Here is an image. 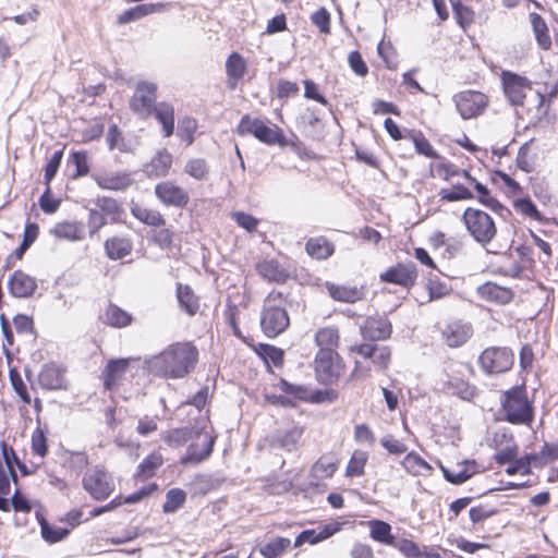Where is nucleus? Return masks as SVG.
I'll return each instance as SVG.
<instances>
[{
    "instance_id": "1",
    "label": "nucleus",
    "mask_w": 558,
    "mask_h": 558,
    "mask_svg": "<svg viewBox=\"0 0 558 558\" xmlns=\"http://www.w3.org/2000/svg\"><path fill=\"white\" fill-rule=\"evenodd\" d=\"M198 361L197 348L189 341L175 342L168 345L154 356L153 365L165 378H183L190 374Z\"/></svg>"
},
{
    "instance_id": "2",
    "label": "nucleus",
    "mask_w": 558,
    "mask_h": 558,
    "mask_svg": "<svg viewBox=\"0 0 558 558\" xmlns=\"http://www.w3.org/2000/svg\"><path fill=\"white\" fill-rule=\"evenodd\" d=\"M367 525L373 541L396 548L404 558H444L447 554L439 547L421 546L412 539L395 537L391 525L386 521L373 519Z\"/></svg>"
},
{
    "instance_id": "3",
    "label": "nucleus",
    "mask_w": 558,
    "mask_h": 558,
    "mask_svg": "<svg viewBox=\"0 0 558 558\" xmlns=\"http://www.w3.org/2000/svg\"><path fill=\"white\" fill-rule=\"evenodd\" d=\"M235 133L241 137L252 135L258 142L267 146H279L281 148L291 147L292 149H296L300 144V140L295 134H293L291 138H288L284 131L279 125L271 123L267 119L264 120L252 117L248 113L241 117L235 128Z\"/></svg>"
},
{
    "instance_id": "4",
    "label": "nucleus",
    "mask_w": 558,
    "mask_h": 558,
    "mask_svg": "<svg viewBox=\"0 0 558 558\" xmlns=\"http://www.w3.org/2000/svg\"><path fill=\"white\" fill-rule=\"evenodd\" d=\"M288 293L272 289L264 299L259 325L263 333L270 339L283 333L290 326V316L287 310Z\"/></svg>"
},
{
    "instance_id": "5",
    "label": "nucleus",
    "mask_w": 558,
    "mask_h": 558,
    "mask_svg": "<svg viewBox=\"0 0 558 558\" xmlns=\"http://www.w3.org/2000/svg\"><path fill=\"white\" fill-rule=\"evenodd\" d=\"M499 413L512 425L530 426L535 416L534 403L524 384L513 386L500 395Z\"/></svg>"
},
{
    "instance_id": "6",
    "label": "nucleus",
    "mask_w": 558,
    "mask_h": 558,
    "mask_svg": "<svg viewBox=\"0 0 558 558\" xmlns=\"http://www.w3.org/2000/svg\"><path fill=\"white\" fill-rule=\"evenodd\" d=\"M274 387L281 391L282 395L266 393L264 398L267 403L275 407H293L294 403L292 399L303 402L320 403L331 401L336 398L333 391H313L305 385L291 384L284 378H280Z\"/></svg>"
},
{
    "instance_id": "7",
    "label": "nucleus",
    "mask_w": 558,
    "mask_h": 558,
    "mask_svg": "<svg viewBox=\"0 0 558 558\" xmlns=\"http://www.w3.org/2000/svg\"><path fill=\"white\" fill-rule=\"evenodd\" d=\"M350 352L360 355L371 362V366H363L362 362L355 361L351 373L352 378H365L371 375L372 369L378 373H386L392 362V349L386 344L373 342H361L352 345Z\"/></svg>"
},
{
    "instance_id": "8",
    "label": "nucleus",
    "mask_w": 558,
    "mask_h": 558,
    "mask_svg": "<svg viewBox=\"0 0 558 558\" xmlns=\"http://www.w3.org/2000/svg\"><path fill=\"white\" fill-rule=\"evenodd\" d=\"M0 495L7 496L11 492L10 480L17 483L16 465L23 475H29L34 471L19 459L14 449L5 440L0 441Z\"/></svg>"
},
{
    "instance_id": "9",
    "label": "nucleus",
    "mask_w": 558,
    "mask_h": 558,
    "mask_svg": "<svg viewBox=\"0 0 558 558\" xmlns=\"http://www.w3.org/2000/svg\"><path fill=\"white\" fill-rule=\"evenodd\" d=\"M462 220L469 233L478 243H489L497 233L493 218L481 209L466 208Z\"/></svg>"
},
{
    "instance_id": "10",
    "label": "nucleus",
    "mask_w": 558,
    "mask_h": 558,
    "mask_svg": "<svg viewBox=\"0 0 558 558\" xmlns=\"http://www.w3.org/2000/svg\"><path fill=\"white\" fill-rule=\"evenodd\" d=\"M478 363L483 372L488 375L504 374L513 367L514 353L509 347H487L480 354Z\"/></svg>"
},
{
    "instance_id": "11",
    "label": "nucleus",
    "mask_w": 558,
    "mask_h": 558,
    "mask_svg": "<svg viewBox=\"0 0 558 558\" xmlns=\"http://www.w3.org/2000/svg\"><path fill=\"white\" fill-rule=\"evenodd\" d=\"M345 364L339 352H316L314 356V374L316 380L322 385L336 384Z\"/></svg>"
},
{
    "instance_id": "12",
    "label": "nucleus",
    "mask_w": 558,
    "mask_h": 558,
    "mask_svg": "<svg viewBox=\"0 0 558 558\" xmlns=\"http://www.w3.org/2000/svg\"><path fill=\"white\" fill-rule=\"evenodd\" d=\"M158 86L153 82H138L133 95L130 98L129 106L131 111L140 119L146 120L153 116V110L157 106Z\"/></svg>"
},
{
    "instance_id": "13",
    "label": "nucleus",
    "mask_w": 558,
    "mask_h": 558,
    "mask_svg": "<svg viewBox=\"0 0 558 558\" xmlns=\"http://www.w3.org/2000/svg\"><path fill=\"white\" fill-rule=\"evenodd\" d=\"M82 485L89 496L98 501L106 500L116 489L112 475L104 468L88 470L82 478Z\"/></svg>"
},
{
    "instance_id": "14",
    "label": "nucleus",
    "mask_w": 558,
    "mask_h": 558,
    "mask_svg": "<svg viewBox=\"0 0 558 558\" xmlns=\"http://www.w3.org/2000/svg\"><path fill=\"white\" fill-rule=\"evenodd\" d=\"M501 87L510 105L522 107L532 90V81L512 71L504 70L500 74Z\"/></svg>"
},
{
    "instance_id": "15",
    "label": "nucleus",
    "mask_w": 558,
    "mask_h": 558,
    "mask_svg": "<svg viewBox=\"0 0 558 558\" xmlns=\"http://www.w3.org/2000/svg\"><path fill=\"white\" fill-rule=\"evenodd\" d=\"M418 278V270L414 263H397L380 272L379 280L384 283L399 286L403 289H412Z\"/></svg>"
},
{
    "instance_id": "16",
    "label": "nucleus",
    "mask_w": 558,
    "mask_h": 558,
    "mask_svg": "<svg viewBox=\"0 0 558 558\" xmlns=\"http://www.w3.org/2000/svg\"><path fill=\"white\" fill-rule=\"evenodd\" d=\"M154 193L166 207L185 208L190 203L187 191L173 181L167 180L157 183Z\"/></svg>"
},
{
    "instance_id": "17",
    "label": "nucleus",
    "mask_w": 558,
    "mask_h": 558,
    "mask_svg": "<svg viewBox=\"0 0 558 558\" xmlns=\"http://www.w3.org/2000/svg\"><path fill=\"white\" fill-rule=\"evenodd\" d=\"M489 99L487 95L477 90H464L456 100V108L463 119H472L481 116L487 108Z\"/></svg>"
},
{
    "instance_id": "18",
    "label": "nucleus",
    "mask_w": 558,
    "mask_h": 558,
    "mask_svg": "<svg viewBox=\"0 0 558 558\" xmlns=\"http://www.w3.org/2000/svg\"><path fill=\"white\" fill-rule=\"evenodd\" d=\"M131 359H110L100 374V380L105 391L117 390L125 379Z\"/></svg>"
},
{
    "instance_id": "19",
    "label": "nucleus",
    "mask_w": 558,
    "mask_h": 558,
    "mask_svg": "<svg viewBox=\"0 0 558 558\" xmlns=\"http://www.w3.org/2000/svg\"><path fill=\"white\" fill-rule=\"evenodd\" d=\"M360 335L364 342L385 341L392 335V324L385 316H368L360 326Z\"/></svg>"
},
{
    "instance_id": "20",
    "label": "nucleus",
    "mask_w": 558,
    "mask_h": 558,
    "mask_svg": "<svg viewBox=\"0 0 558 558\" xmlns=\"http://www.w3.org/2000/svg\"><path fill=\"white\" fill-rule=\"evenodd\" d=\"M324 288L329 298L335 302L354 304L366 298L364 286H345L326 281Z\"/></svg>"
},
{
    "instance_id": "21",
    "label": "nucleus",
    "mask_w": 558,
    "mask_h": 558,
    "mask_svg": "<svg viewBox=\"0 0 558 558\" xmlns=\"http://www.w3.org/2000/svg\"><path fill=\"white\" fill-rule=\"evenodd\" d=\"M66 369L53 362L45 364L39 374L38 383L45 390H62L68 388Z\"/></svg>"
},
{
    "instance_id": "22",
    "label": "nucleus",
    "mask_w": 558,
    "mask_h": 558,
    "mask_svg": "<svg viewBox=\"0 0 558 558\" xmlns=\"http://www.w3.org/2000/svg\"><path fill=\"white\" fill-rule=\"evenodd\" d=\"M304 251L310 258L324 262L336 253V244L325 235L310 236L304 244Z\"/></svg>"
},
{
    "instance_id": "23",
    "label": "nucleus",
    "mask_w": 558,
    "mask_h": 558,
    "mask_svg": "<svg viewBox=\"0 0 558 558\" xmlns=\"http://www.w3.org/2000/svg\"><path fill=\"white\" fill-rule=\"evenodd\" d=\"M8 287L10 293L15 298H29L37 289V281L32 276L27 275L23 270H15L9 281Z\"/></svg>"
},
{
    "instance_id": "24",
    "label": "nucleus",
    "mask_w": 558,
    "mask_h": 558,
    "mask_svg": "<svg viewBox=\"0 0 558 558\" xmlns=\"http://www.w3.org/2000/svg\"><path fill=\"white\" fill-rule=\"evenodd\" d=\"M50 233L59 240L78 242L86 238V228L83 221L63 220L56 223Z\"/></svg>"
},
{
    "instance_id": "25",
    "label": "nucleus",
    "mask_w": 558,
    "mask_h": 558,
    "mask_svg": "<svg viewBox=\"0 0 558 558\" xmlns=\"http://www.w3.org/2000/svg\"><path fill=\"white\" fill-rule=\"evenodd\" d=\"M340 341V329L335 325L319 327L314 335L317 352H338Z\"/></svg>"
},
{
    "instance_id": "26",
    "label": "nucleus",
    "mask_w": 558,
    "mask_h": 558,
    "mask_svg": "<svg viewBox=\"0 0 558 558\" xmlns=\"http://www.w3.org/2000/svg\"><path fill=\"white\" fill-rule=\"evenodd\" d=\"M133 241L129 235H112L104 242L106 256L111 260L128 257L133 252Z\"/></svg>"
},
{
    "instance_id": "27",
    "label": "nucleus",
    "mask_w": 558,
    "mask_h": 558,
    "mask_svg": "<svg viewBox=\"0 0 558 558\" xmlns=\"http://www.w3.org/2000/svg\"><path fill=\"white\" fill-rule=\"evenodd\" d=\"M225 66L228 88L235 89L247 72V63L242 54L233 51L228 56Z\"/></svg>"
},
{
    "instance_id": "28",
    "label": "nucleus",
    "mask_w": 558,
    "mask_h": 558,
    "mask_svg": "<svg viewBox=\"0 0 558 558\" xmlns=\"http://www.w3.org/2000/svg\"><path fill=\"white\" fill-rule=\"evenodd\" d=\"M173 156L167 148H161L150 158L146 165V173L149 178H166L172 168Z\"/></svg>"
},
{
    "instance_id": "29",
    "label": "nucleus",
    "mask_w": 558,
    "mask_h": 558,
    "mask_svg": "<svg viewBox=\"0 0 558 558\" xmlns=\"http://www.w3.org/2000/svg\"><path fill=\"white\" fill-rule=\"evenodd\" d=\"M247 345L265 362L268 369L271 365L275 367H282L284 364V351L268 343L255 344L254 341H250Z\"/></svg>"
},
{
    "instance_id": "30",
    "label": "nucleus",
    "mask_w": 558,
    "mask_h": 558,
    "mask_svg": "<svg viewBox=\"0 0 558 558\" xmlns=\"http://www.w3.org/2000/svg\"><path fill=\"white\" fill-rule=\"evenodd\" d=\"M153 116L161 125V134L168 138L173 135L175 129V110L172 104L158 102L153 110Z\"/></svg>"
},
{
    "instance_id": "31",
    "label": "nucleus",
    "mask_w": 558,
    "mask_h": 558,
    "mask_svg": "<svg viewBox=\"0 0 558 558\" xmlns=\"http://www.w3.org/2000/svg\"><path fill=\"white\" fill-rule=\"evenodd\" d=\"M102 324L112 328H125L133 323V316L114 303H109L100 316Z\"/></svg>"
},
{
    "instance_id": "32",
    "label": "nucleus",
    "mask_w": 558,
    "mask_h": 558,
    "mask_svg": "<svg viewBox=\"0 0 558 558\" xmlns=\"http://www.w3.org/2000/svg\"><path fill=\"white\" fill-rule=\"evenodd\" d=\"M456 177H463L468 181L469 186H474L478 193V201L483 205L495 211L501 210L504 208L501 203L490 195V192L485 185L481 184L478 181H476L475 178L471 177L468 169H458L456 167Z\"/></svg>"
},
{
    "instance_id": "33",
    "label": "nucleus",
    "mask_w": 558,
    "mask_h": 558,
    "mask_svg": "<svg viewBox=\"0 0 558 558\" xmlns=\"http://www.w3.org/2000/svg\"><path fill=\"white\" fill-rule=\"evenodd\" d=\"M215 444V438L208 434L204 435V440L202 444L192 442L187 450L186 454L182 458L181 463H201L206 460L213 452Z\"/></svg>"
},
{
    "instance_id": "34",
    "label": "nucleus",
    "mask_w": 558,
    "mask_h": 558,
    "mask_svg": "<svg viewBox=\"0 0 558 558\" xmlns=\"http://www.w3.org/2000/svg\"><path fill=\"white\" fill-rule=\"evenodd\" d=\"M256 270L262 278L269 282L284 283L289 272L277 259H264L256 265Z\"/></svg>"
},
{
    "instance_id": "35",
    "label": "nucleus",
    "mask_w": 558,
    "mask_h": 558,
    "mask_svg": "<svg viewBox=\"0 0 558 558\" xmlns=\"http://www.w3.org/2000/svg\"><path fill=\"white\" fill-rule=\"evenodd\" d=\"M340 530L339 523H330L325 525L320 531H316L314 529L305 530L301 532L294 541V547L302 546L304 543H310L312 545L323 542Z\"/></svg>"
},
{
    "instance_id": "36",
    "label": "nucleus",
    "mask_w": 558,
    "mask_h": 558,
    "mask_svg": "<svg viewBox=\"0 0 558 558\" xmlns=\"http://www.w3.org/2000/svg\"><path fill=\"white\" fill-rule=\"evenodd\" d=\"M48 429L47 427H41L37 425L36 428L32 432L31 435V451L32 454L38 459L36 466H39L44 463L46 457L49 453V444H48Z\"/></svg>"
},
{
    "instance_id": "37",
    "label": "nucleus",
    "mask_w": 558,
    "mask_h": 558,
    "mask_svg": "<svg viewBox=\"0 0 558 558\" xmlns=\"http://www.w3.org/2000/svg\"><path fill=\"white\" fill-rule=\"evenodd\" d=\"M478 293L482 299L500 304H507L513 299V292L511 289L498 286L490 281L480 286Z\"/></svg>"
},
{
    "instance_id": "38",
    "label": "nucleus",
    "mask_w": 558,
    "mask_h": 558,
    "mask_svg": "<svg viewBox=\"0 0 558 558\" xmlns=\"http://www.w3.org/2000/svg\"><path fill=\"white\" fill-rule=\"evenodd\" d=\"M339 463L340 461L335 454H323L312 465L311 473L317 480L331 478L337 472Z\"/></svg>"
},
{
    "instance_id": "39",
    "label": "nucleus",
    "mask_w": 558,
    "mask_h": 558,
    "mask_svg": "<svg viewBox=\"0 0 558 558\" xmlns=\"http://www.w3.org/2000/svg\"><path fill=\"white\" fill-rule=\"evenodd\" d=\"M369 460V453L366 450L354 449L348 460L344 469L347 478L362 477L366 474V465Z\"/></svg>"
},
{
    "instance_id": "40",
    "label": "nucleus",
    "mask_w": 558,
    "mask_h": 558,
    "mask_svg": "<svg viewBox=\"0 0 558 558\" xmlns=\"http://www.w3.org/2000/svg\"><path fill=\"white\" fill-rule=\"evenodd\" d=\"M131 214L142 223L153 228H160L167 225V219L158 209L147 208L142 205L134 204L131 207Z\"/></svg>"
},
{
    "instance_id": "41",
    "label": "nucleus",
    "mask_w": 558,
    "mask_h": 558,
    "mask_svg": "<svg viewBox=\"0 0 558 558\" xmlns=\"http://www.w3.org/2000/svg\"><path fill=\"white\" fill-rule=\"evenodd\" d=\"M163 457L159 452H151L145 457L137 465L134 478L146 481L156 475L157 471L163 465Z\"/></svg>"
},
{
    "instance_id": "42",
    "label": "nucleus",
    "mask_w": 558,
    "mask_h": 558,
    "mask_svg": "<svg viewBox=\"0 0 558 558\" xmlns=\"http://www.w3.org/2000/svg\"><path fill=\"white\" fill-rule=\"evenodd\" d=\"M177 298L180 307L190 316L198 313L201 304L199 298L195 294L194 290L189 284H177Z\"/></svg>"
},
{
    "instance_id": "43",
    "label": "nucleus",
    "mask_w": 558,
    "mask_h": 558,
    "mask_svg": "<svg viewBox=\"0 0 558 558\" xmlns=\"http://www.w3.org/2000/svg\"><path fill=\"white\" fill-rule=\"evenodd\" d=\"M163 8L162 3H144L125 10L117 17L119 25H124L137 20H141L147 15H150Z\"/></svg>"
},
{
    "instance_id": "44",
    "label": "nucleus",
    "mask_w": 558,
    "mask_h": 558,
    "mask_svg": "<svg viewBox=\"0 0 558 558\" xmlns=\"http://www.w3.org/2000/svg\"><path fill=\"white\" fill-rule=\"evenodd\" d=\"M96 208L109 220L110 223H119L124 216L122 205L109 196L98 197L95 202Z\"/></svg>"
},
{
    "instance_id": "45",
    "label": "nucleus",
    "mask_w": 558,
    "mask_h": 558,
    "mask_svg": "<svg viewBox=\"0 0 558 558\" xmlns=\"http://www.w3.org/2000/svg\"><path fill=\"white\" fill-rule=\"evenodd\" d=\"M96 182L102 190L124 191L133 184V179L126 172H117L101 175Z\"/></svg>"
},
{
    "instance_id": "46",
    "label": "nucleus",
    "mask_w": 558,
    "mask_h": 558,
    "mask_svg": "<svg viewBox=\"0 0 558 558\" xmlns=\"http://www.w3.org/2000/svg\"><path fill=\"white\" fill-rule=\"evenodd\" d=\"M303 434L304 427L294 425L290 429L279 433L276 436L275 441L279 448L290 452L298 449L301 444Z\"/></svg>"
},
{
    "instance_id": "47",
    "label": "nucleus",
    "mask_w": 558,
    "mask_h": 558,
    "mask_svg": "<svg viewBox=\"0 0 558 558\" xmlns=\"http://www.w3.org/2000/svg\"><path fill=\"white\" fill-rule=\"evenodd\" d=\"M530 22L539 48L543 50H549L551 48V37L543 16L533 12L530 14Z\"/></svg>"
},
{
    "instance_id": "48",
    "label": "nucleus",
    "mask_w": 558,
    "mask_h": 558,
    "mask_svg": "<svg viewBox=\"0 0 558 558\" xmlns=\"http://www.w3.org/2000/svg\"><path fill=\"white\" fill-rule=\"evenodd\" d=\"M291 546V541L288 537L276 536L259 547V554L264 558H279Z\"/></svg>"
},
{
    "instance_id": "49",
    "label": "nucleus",
    "mask_w": 558,
    "mask_h": 558,
    "mask_svg": "<svg viewBox=\"0 0 558 558\" xmlns=\"http://www.w3.org/2000/svg\"><path fill=\"white\" fill-rule=\"evenodd\" d=\"M187 493L180 488L173 487L167 490L165 501L162 504V512L166 514L174 513L180 510L186 502Z\"/></svg>"
},
{
    "instance_id": "50",
    "label": "nucleus",
    "mask_w": 558,
    "mask_h": 558,
    "mask_svg": "<svg viewBox=\"0 0 558 558\" xmlns=\"http://www.w3.org/2000/svg\"><path fill=\"white\" fill-rule=\"evenodd\" d=\"M69 166H74V171L71 174L73 180L82 177H86L90 171L89 156L86 150H73L71 151L69 159Z\"/></svg>"
},
{
    "instance_id": "51",
    "label": "nucleus",
    "mask_w": 558,
    "mask_h": 558,
    "mask_svg": "<svg viewBox=\"0 0 558 558\" xmlns=\"http://www.w3.org/2000/svg\"><path fill=\"white\" fill-rule=\"evenodd\" d=\"M184 171L197 181H206L209 177V166L204 158H191L186 161Z\"/></svg>"
},
{
    "instance_id": "52",
    "label": "nucleus",
    "mask_w": 558,
    "mask_h": 558,
    "mask_svg": "<svg viewBox=\"0 0 558 558\" xmlns=\"http://www.w3.org/2000/svg\"><path fill=\"white\" fill-rule=\"evenodd\" d=\"M402 465L413 475H426L432 470V466L414 452H410L404 457Z\"/></svg>"
},
{
    "instance_id": "53",
    "label": "nucleus",
    "mask_w": 558,
    "mask_h": 558,
    "mask_svg": "<svg viewBox=\"0 0 558 558\" xmlns=\"http://www.w3.org/2000/svg\"><path fill=\"white\" fill-rule=\"evenodd\" d=\"M192 436V429L189 427L172 428L162 434L165 444L171 448L182 447Z\"/></svg>"
},
{
    "instance_id": "54",
    "label": "nucleus",
    "mask_w": 558,
    "mask_h": 558,
    "mask_svg": "<svg viewBox=\"0 0 558 558\" xmlns=\"http://www.w3.org/2000/svg\"><path fill=\"white\" fill-rule=\"evenodd\" d=\"M39 524L43 538L50 544L62 541L69 534V530L51 525L45 518L39 519Z\"/></svg>"
},
{
    "instance_id": "55",
    "label": "nucleus",
    "mask_w": 558,
    "mask_h": 558,
    "mask_svg": "<svg viewBox=\"0 0 558 558\" xmlns=\"http://www.w3.org/2000/svg\"><path fill=\"white\" fill-rule=\"evenodd\" d=\"M9 377H10L11 386H12L13 390L15 391V393L19 396L20 400L24 404H31L32 403L31 393H29L27 386L24 383V380L16 367L10 368Z\"/></svg>"
},
{
    "instance_id": "56",
    "label": "nucleus",
    "mask_w": 558,
    "mask_h": 558,
    "mask_svg": "<svg viewBox=\"0 0 558 558\" xmlns=\"http://www.w3.org/2000/svg\"><path fill=\"white\" fill-rule=\"evenodd\" d=\"M532 465H535V457L532 453H526L521 458H515L506 469L508 475L520 473L522 475H530L532 473Z\"/></svg>"
},
{
    "instance_id": "57",
    "label": "nucleus",
    "mask_w": 558,
    "mask_h": 558,
    "mask_svg": "<svg viewBox=\"0 0 558 558\" xmlns=\"http://www.w3.org/2000/svg\"><path fill=\"white\" fill-rule=\"evenodd\" d=\"M535 457V466H543L558 460V441L544 442L538 452L532 453Z\"/></svg>"
},
{
    "instance_id": "58",
    "label": "nucleus",
    "mask_w": 558,
    "mask_h": 558,
    "mask_svg": "<svg viewBox=\"0 0 558 558\" xmlns=\"http://www.w3.org/2000/svg\"><path fill=\"white\" fill-rule=\"evenodd\" d=\"M174 231L171 228L165 227L155 228L150 232V241L162 250H169L173 245Z\"/></svg>"
},
{
    "instance_id": "59",
    "label": "nucleus",
    "mask_w": 558,
    "mask_h": 558,
    "mask_svg": "<svg viewBox=\"0 0 558 558\" xmlns=\"http://www.w3.org/2000/svg\"><path fill=\"white\" fill-rule=\"evenodd\" d=\"M226 320L230 328L232 329L233 335L243 341L245 344L252 341V337H246L243 335L240 325H239V316L240 311L236 305H229L225 312Z\"/></svg>"
},
{
    "instance_id": "60",
    "label": "nucleus",
    "mask_w": 558,
    "mask_h": 558,
    "mask_svg": "<svg viewBox=\"0 0 558 558\" xmlns=\"http://www.w3.org/2000/svg\"><path fill=\"white\" fill-rule=\"evenodd\" d=\"M513 434L506 427L496 429L492 437L489 438L488 446L495 450L505 448L506 446H510L514 444Z\"/></svg>"
},
{
    "instance_id": "61",
    "label": "nucleus",
    "mask_w": 558,
    "mask_h": 558,
    "mask_svg": "<svg viewBox=\"0 0 558 558\" xmlns=\"http://www.w3.org/2000/svg\"><path fill=\"white\" fill-rule=\"evenodd\" d=\"M311 22L324 35L331 33V15L326 8H319L311 15Z\"/></svg>"
},
{
    "instance_id": "62",
    "label": "nucleus",
    "mask_w": 558,
    "mask_h": 558,
    "mask_svg": "<svg viewBox=\"0 0 558 558\" xmlns=\"http://www.w3.org/2000/svg\"><path fill=\"white\" fill-rule=\"evenodd\" d=\"M513 208L525 217H529L536 221L542 220V215L538 211L536 205L527 197L515 199L513 202Z\"/></svg>"
},
{
    "instance_id": "63",
    "label": "nucleus",
    "mask_w": 558,
    "mask_h": 558,
    "mask_svg": "<svg viewBox=\"0 0 558 558\" xmlns=\"http://www.w3.org/2000/svg\"><path fill=\"white\" fill-rule=\"evenodd\" d=\"M197 131V121L194 118L186 117L182 120L178 136L187 145H192L194 142V135Z\"/></svg>"
},
{
    "instance_id": "64",
    "label": "nucleus",
    "mask_w": 558,
    "mask_h": 558,
    "mask_svg": "<svg viewBox=\"0 0 558 558\" xmlns=\"http://www.w3.org/2000/svg\"><path fill=\"white\" fill-rule=\"evenodd\" d=\"M108 222L109 220L97 208H90L87 217L89 236L96 235Z\"/></svg>"
}]
</instances>
